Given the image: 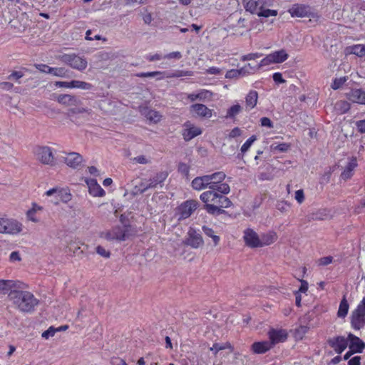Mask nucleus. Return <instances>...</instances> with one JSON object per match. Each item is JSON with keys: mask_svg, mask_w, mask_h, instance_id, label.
I'll return each instance as SVG.
<instances>
[{"mask_svg": "<svg viewBox=\"0 0 365 365\" xmlns=\"http://www.w3.org/2000/svg\"><path fill=\"white\" fill-rule=\"evenodd\" d=\"M217 205L221 207H229L232 205V202L227 197L220 194Z\"/></svg>", "mask_w": 365, "mask_h": 365, "instance_id": "obj_47", "label": "nucleus"}, {"mask_svg": "<svg viewBox=\"0 0 365 365\" xmlns=\"http://www.w3.org/2000/svg\"><path fill=\"white\" fill-rule=\"evenodd\" d=\"M207 176L210 181V189L212 190L225 180L226 175L224 172L219 171L211 175H207Z\"/></svg>", "mask_w": 365, "mask_h": 365, "instance_id": "obj_28", "label": "nucleus"}, {"mask_svg": "<svg viewBox=\"0 0 365 365\" xmlns=\"http://www.w3.org/2000/svg\"><path fill=\"white\" fill-rule=\"evenodd\" d=\"M356 158L352 157L347 165L345 166L344 170L341 173L340 178L344 181H346L352 178L354 173V170L357 167Z\"/></svg>", "mask_w": 365, "mask_h": 365, "instance_id": "obj_16", "label": "nucleus"}, {"mask_svg": "<svg viewBox=\"0 0 365 365\" xmlns=\"http://www.w3.org/2000/svg\"><path fill=\"white\" fill-rule=\"evenodd\" d=\"M57 101L64 106H76L79 101L73 96L69 94H61L57 97Z\"/></svg>", "mask_w": 365, "mask_h": 365, "instance_id": "obj_29", "label": "nucleus"}, {"mask_svg": "<svg viewBox=\"0 0 365 365\" xmlns=\"http://www.w3.org/2000/svg\"><path fill=\"white\" fill-rule=\"evenodd\" d=\"M288 56L289 55L284 49L274 51L264 57L258 64L257 67L262 68L263 66H268L272 63H282L288 58Z\"/></svg>", "mask_w": 365, "mask_h": 365, "instance_id": "obj_4", "label": "nucleus"}, {"mask_svg": "<svg viewBox=\"0 0 365 365\" xmlns=\"http://www.w3.org/2000/svg\"><path fill=\"white\" fill-rule=\"evenodd\" d=\"M241 75L243 76L241 68L238 70L232 69L227 72L225 77L227 78H237Z\"/></svg>", "mask_w": 365, "mask_h": 365, "instance_id": "obj_54", "label": "nucleus"}, {"mask_svg": "<svg viewBox=\"0 0 365 365\" xmlns=\"http://www.w3.org/2000/svg\"><path fill=\"white\" fill-rule=\"evenodd\" d=\"M356 125L359 132L365 133V120L357 121Z\"/></svg>", "mask_w": 365, "mask_h": 365, "instance_id": "obj_64", "label": "nucleus"}, {"mask_svg": "<svg viewBox=\"0 0 365 365\" xmlns=\"http://www.w3.org/2000/svg\"><path fill=\"white\" fill-rule=\"evenodd\" d=\"M147 120L150 123H157L160 121L162 115L159 112L154 110H148L145 114Z\"/></svg>", "mask_w": 365, "mask_h": 365, "instance_id": "obj_34", "label": "nucleus"}, {"mask_svg": "<svg viewBox=\"0 0 365 365\" xmlns=\"http://www.w3.org/2000/svg\"><path fill=\"white\" fill-rule=\"evenodd\" d=\"M197 202L195 200H187L182 203L177 210L176 216L178 220L188 218L194 210L197 209Z\"/></svg>", "mask_w": 365, "mask_h": 365, "instance_id": "obj_5", "label": "nucleus"}, {"mask_svg": "<svg viewBox=\"0 0 365 365\" xmlns=\"http://www.w3.org/2000/svg\"><path fill=\"white\" fill-rule=\"evenodd\" d=\"M272 347L269 341L255 342L252 345V351L255 354H262L269 351Z\"/></svg>", "mask_w": 365, "mask_h": 365, "instance_id": "obj_24", "label": "nucleus"}, {"mask_svg": "<svg viewBox=\"0 0 365 365\" xmlns=\"http://www.w3.org/2000/svg\"><path fill=\"white\" fill-rule=\"evenodd\" d=\"M330 217V212L326 209L319 210L309 215V218L312 220H326Z\"/></svg>", "mask_w": 365, "mask_h": 365, "instance_id": "obj_33", "label": "nucleus"}, {"mask_svg": "<svg viewBox=\"0 0 365 365\" xmlns=\"http://www.w3.org/2000/svg\"><path fill=\"white\" fill-rule=\"evenodd\" d=\"M182 136L185 141H189L202 133V130L187 121L184 124Z\"/></svg>", "mask_w": 365, "mask_h": 365, "instance_id": "obj_11", "label": "nucleus"}, {"mask_svg": "<svg viewBox=\"0 0 365 365\" xmlns=\"http://www.w3.org/2000/svg\"><path fill=\"white\" fill-rule=\"evenodd\" d=\"M243 239L247 246L251 248L260 247L259 237L252 229L247 228L244 231Z\"/></svg>", "mask_w": 365, "mask_h": 365, "instance_id": "obj_10", "label": "nucleus"}, {"mask_svg": "<svg viewBox=\"0 0 365 365\" xmlns=\"http://www.w3.org/2000/svg\"><path fill=\"white\" fill-rule=\"evenodd\" d=\"M36 159L44 165L54 166L56 160L53 154V150L49 146H37L34 150Z\"/></svg>", "mask_w": 365, "mask_h": 365, "instance_id": "obj_2", "label": "nucleus"}, {"mask_svg": "<svg viewBox=\"0 0 365 365\" xmlns=\"http://www.w3.org/2000/svg\"><path fill=\"white\" fill-rule=\"evenodd\" d=\"M349 309V304L347 303V301L345 298H344L339 305V308L338 310V316L339 317H344L348 312Z\"/></svg>", "mask_w": 365, "mask_h": 365, "instance_id": "obj_41", "label": "nucleus"}, {"mask_svg": "<svg viewBox=\"0 0 365 365\" xmlns=\"http://www.w3.org/2000/svg\"><path fill=\"white\" fill-rule=\"evenodd\" d=\"M365 323V298L362 299L357 308L352 314V326L359 329Z\"/></svg>", "mask_w": 365, "mask_h": 365, "instance_id": "obj_6", "label": "nucleus"}, {"mask_svg": "<svg viewBox=\"0 0 365 365\" xmlns=\"http://www.w3.org/2000/svg\"><path fill=\"white\" fill-rule=\"evenodd\" d=\"M220 194L215 192L214 190L210 189V190L202 192L200 198V200L207 204H217Z\"/></svg>", "mask_w": 365, "mask_h": 365, "instance_id": "obj_22", "label": "nucleus"}, {"mask_svg": "<svg viewBox=\"0 0 365 365\" xmlns=\"http://www.w3.org/2000/svg\"><path fill=\"white\" fill-rule=\"evenodd\" d=\"M47 196H53L51 202L58 204L59 201L68 202L71 200V195L66 189L52 188L46 192Z\"/></svg>", "mask_w": 365, "mask_h": 365, "instance_id": "obj_7", "label": "nucleus"}, {"mask_svg": "<svg viewBox=\"0 0 365 365\" xmlns=\"http://www.w3.org/2000/svg\"><path fill=\"white\" fill-rule=\"evenodd\" d=\"M15 287V282L12 280L0 279V294H5Z\"/></svg>", "mask_w": 365, "mask_h": 365, "instance_id": "obj_37", "label": "nucleus"}, {"mask_svg": "<svg viewBox=\"0 0 365 365\" xmlns=\"http://www.w3.org/2000/svg\"><path fill=\"white\" fill-rule=\"evenodd\" d=\"M277 239V236L274 232H269L268 233L262 235L259 237L260 247L274 243Z\"/></svg>", "mask_w": 365, "mask_h": 365, "instance_id": "obj_32", "label": "nucleus"}, {"mask_svg": "<svg viewBox=\"0 0 365 365\" xmlns=\"http://www.w3.org/2000/svg\"><path fill=\"white\" fill-rule=\"evenodd\" d=\"M258 93L255 91H250L245 97L246 110H250L254 108L257 103Z\"/></svg>", "mask_w": 365, "mask_h": 365, "instance_id": "obj_30", "label": "nucleus"}, {"mask_svg": "<svg viewBox=\"0 0 365 365\" xmlns=\"http://www.w3.org/2000/svg\"><path fill=\"white\" fill-rule=\"evenodd\" d=\"M334 108L340 113H345L350 109V104L345 101H339L335 103Z\"/></svg>", "mask_w": 365, "mask_h": 365, "instance_id": "obj_38", "label": "nucleus"}, {"mask_svg": "<svg viewBox=\"0 0 365 365\" xmlns=\"http://www.w3.org/2000/svg\"><path fill=\"white\" fill-rule=\"evenodd\" d=\"M258 64L256 66H252L250 63L246 64L244 67L241 68L243 76H245L249 73H252L255 71L259 69L260 68L257 67Z\"/></svg>", "mask_w": 365, "mask_h": 365, "instance_id": "obj_48", "label": "nucleus"}, {"mask_svg": "<svg viewBox=\"0 0 365 365\" xmlns=\"http://www.w3.org/2000/svg\"><path fill=\"white\" fill-rule=\"evenodd\" d=\"M9 297L15 307L23 312H31L38 303L34 294L27 291H11Z\"/></svg>", "mask_w": 365, "mask_h": 365, "instance_id": "obj_1", "label": "nucleus"}, {"mask_svg": "<svg viewBox=\"0 0 365 365\" xmlns=\"http://www.w3.org/2000/svg\"><path fill=\"white\" fill-rule=\"evenodd\" d=\"M23 225L19 222L14 220H5V232L4 233L9 235H16L22 231Z\"/></svg>", "mask_w": 365, "mask_h": 365, "instance_id": "obj_19", "label": "nucleus"}, {"mask_svg": "<svg viewBox=\"0 0 365 365\" xmlns=\"http://www.w3.org/2000/svg\"><path fill=\"white\" fill-rule=\"evenodd\" d=\"M347 339L348 342H350L349 346V349L352 350V352L361 353L365 348V344L362 340L351 333L349 334Z\"/></svg>", "mask_w": 365, "mask_h": 365, "instance_id": "obj_17", "label": "nucleus"}, {"mask_svg": "<svg viewBox=\"0 0 365 365\" xmlns=\"http://www.w3.org/2000/svg\"><path fill=\"white\" fill-rule=\"evenodd\" d=\"M182 57V55L180 51H173V52H170V53L165 55L163 56V58H167V59L175 58V59L178 60V59H180Z\"/></svg>", "mask_w": 365, "mask_h": 365, "instance_id": "obj_58", "label": "nucleus"}, {"mask_svg": "<svg viewBox=\"0 0 365 365\" xmlns=\"http://www.w3.org/2000/svg\"><path fill=\"white\" fill-rule=\"evenodd\" d=\"M71 88H80L82 90H91L93 86L87 82L73 80L71 81Z\"/></svg>", "mask_w": 365, "mask_h": 365, "instance_id": "obj_36", "label": "nucleus"}, {"mask_svg": "<svg viewBox=\"0 0 365 365\" xmlns=\"http://www.w3.org/2000/svg\"><path fill=\"white\" fill-rule=\"evenodd\" d=\"M167 177L168 174L166 173L160 172L155 174L153 177L150 178V179H148V180L149 181V186L150 189L157 187L158 185H160V187H162L163 183L164 182Z\"/></svg>", "mask_w": 365, "mask_h": 365, "instance_id": "obj_27", "label": "nucleus"}, {"mask_svg": "<svg viewBox=\"0 0 365 365\" xmlns=\"http://www.w3.org/2000/svg\"><path fill=\"white\" fill-rule=\"evenodd\" d=\"M193 72L191 71H176L174 72L175 78H179L182 76H192Z\"/></svg>", "mask_w": 365, "mask_h": 365, "instance_id": "obj_60", "label": "nucleus"}, {"mask_svg": "<svg viewBox=\"0 0 365 365\" xmlns=\"http://www.w3.org/2000/svg\"><path fill=\"white\" fill-rule=\"evenodd\" d=\"M226 349H230L231 351H232V346L230 343H226L224 344L215 343L210 349V351H213L215 355H216L219 351L224 350Z\"/></svg>", "mask_w": 365, "mask_h": 365, "instance_id": "obj_43", "label": "nucleus"}, {"mask_svg": "<svg viewBox=\"0 0 365 365\" xmlns=\"http://www.w3.org/2000/svg\"><path fill=\"white\" fill-rule=\"evenodd\" d=\"M346 96L352 103L365 105V91L362 89H352Z\"/></svg>", "mask_w": 365, "mask_h": 365, "instance_id": "obj_15", "label": "nucleus"}, {"mask_svg": "<svg viewBox=\"0 0 365 365\" xmlns=\"http://www.w3.org/2000/svg\"><path fill=\"white\" fill-rule=\"evenodd\" d=\"M277 14V10L266 9L264 10H260L257 16L260 17L267 18L269 16H276Z\"/></svg>", "mask_w": 365, "mask_h": 365, "instance_id": "obj_45", "label": "nucleus"}, {"mask_svg": "<svg viewBox=\"0 0 365 365\" xmlns=\"http://www.w3.org/2000/svg\"><path fill=\"white\" fill-rule=\"evenodd\" d=\"M202 229L205 235L212 239L214 245L217 246L220 240V237L218 235H215L214 230L212 228L208 227L207 226H203Z\"/></svg>", "mask_w": 365, "mask_h": 365, "instance_id": "obj_35", "label": "nucleus"}, {"mask_svg": "<svg viewBox=\"0 0 365 365\" xmlns=\"http://www.w3.org/2000/svg\"><path fill=\"white\" fill-rule=\"evenodd\" d=\"M64 163L70 168H76L83 162V157L78 153L72 152L63 158Z\"/></svg>", "mask_w": 365, "mask_h": 365, "instance_id": "obj_18", "label": "nucleus"}, {"mask_svg": "<svg viewBox=\"0 0 365 365\" xmlns=\"http://www.w3.org/2000/svg\"><path fill=\"white\" fill-rule=\"evenodd\" d=\"M242 3L247 11L258 15L259 12V0H243Z\"/></svg>", "mask_w": 365, "mask_h": 365, "instance_id": "obj_31", "label": "nucleus"}, {"mask_svg": "<svg viewBox=\"0 0 365 365\" xmlns=\"http://www.w3.org/2000/svg\"><path fill=\"white\" fill-rule=\"evenodd\" d=\"M148 189H150L149 186V181L146 178H141L133 187L131 191V195L136 196L145 192Z\"/></svg>", "mask_w": 365, "mask_h": 365, "instance_id": "obj_25", "label": "nucleus"}, {"mask_svg": "<svg viewBox=\"0 0 365 365\" xmlns=\"http://www.w3.org/2000/svg\"><path fill=\"white\" fill-rule=\"evenodd\" d=\"M347 81V77H341L339 78H335L333 83L331 84V88L334 90L339 88L346 81Z\"/></svg>", "mask_w": 365, "mask_h": 365, "instance_id": "obj_51", "label": "nucleus"}, {"mask_svg": "<svg viewBox=\"0 0 365 365\" xmlns=\"http://www.w3.org/2000/svg\"><path fill=\"white\" fill-rule=\"evenodd\" d=\"M110 364L111 365H127L125 361L120 357H113L110 359Z\"/></svg>", "mask_w": 365, "mask_h": 365, "instance_id": "obj_63", "label": "nucleus"}, {"mask_svg": "<svg viewBox=\"0 0 365 365\" xmlns=\"http://www.w3.org/2000/svg\"><path fill=\"white\" fill-rule=\"evenodd\" d=\"M212 190H214L217 192H218L221 193V195L228 194L230 191L229 185L222 182L217 185L216 187Z\"/></svg>", "mask_w": 365, "mask_h": 365, "instance_id": "obj_42", "label": "nucleus"}, {"mask_svg": "<svg viewBox=\"0 0 365 365\" xmlns=\"http://www.w3.org/2000/svg\"><path fill=\"white\" fill-rule=\"evenodd\" d=\"M50 74L55 76L63 77L66 76V71L63 68H51Z\"/></svg>", "mask_w": 365, "mask_h": 365, "instance_id": "obj_53", "label": "nucleus"}, {"mask_svg": "<svg viewBox=\"0 0 365 365\" xmlns=\"http://www.w3.org/2000/svg\"><path fill=\"white\" fill-rule=\"evenodd\" d=\"M257 140V138L255 135H252L247 141L242 145L241 147V153H245L251 147L252 143Z\"/></svg>", "mask_w": 365, "mask_h": 365, "instance_id": "obj_46", "label": "nucleus"}, {"mask_svg": "<svg viewBox=\"0 0 365 365\" xmlns=\"http://www.w3.org/2000/svg\"><path fill=\"white\" fill-rule=\"evenodd\" d=\"M197 94L198 100L200 101H205L206 99L210 98L212 96V93L207 90H202Z\"/></svg>", "mask_w": 365, "mask_h": 365, "instance_id": "obj_55", "label": "nucleus"}, {"mask_svg": "<svg viewBox=\"0 0 365 365\" xmlns=\"http://www.w3.org/2000/svg\"><path fill=\"white\" fill-rule=\"evenodd\" d=\"M68 252H73L74 255H79L81 253H83V251L81 250V247L77 243L73 242L70 243L68 247Z\"/></svg>", "mask_w": 365, "mask_h": 365, "instance_id": "obj_49", "label": "nucleus"}, {"mask_svg": "<svg viewBox=\"0 0 365 365\" xmlns=\"http://www.w3.org/2000/svg\"><path fill=\"white\" fill-rule=\"evenodd\" d=\"M56 331V329L53 328V327H51L46 331L42 333V337L45 339H48L50 336H53Z\"/></svg>", "mask_w": 365, "mask_h": 365, "instance_id": "obj_61", "label": "nucleus"}, {"mask_svg": "<svg viewBox=\"0 0 365 365\" xmlns=\"http://www.w3.org/2000/svg\"><path fill=\"white\" fill-rule=\"evenodd\" d=\"M192 187L195 190L210 189V181L207 175L195 178L191 182Z\"/></svg>", "mask_w": 365, "mask_h": 365, "instance_id": "obj_20", "label": "nucleus"}, {"mask_svg": "<svg viewBox=\"0 0 365 365\" xmlns=\"http://www.w3.org/2000/svg\"><path fill=\"white\" fill-rule=\"evenodd\" d=\"M269 341L272 345L283 342L287 339V332L285 329H271L269 333Z\"/></svg>", "mask_w": 365, "mask_h": 365, "instance_id": "obj_14", "label": "nucleus"}, {"mask_svg": "<svg viewBox=\"0 0 365 365\" xmlns=\"http://www.w3.org/2000/svg\"><path fill=\"white\" fill-rule=\"evenodd\" d=\"M276 208L281 212H287L289 208V204L285 201H279L276 205Z\"/></svg>", "mask_w": 365, "mask_h": 365, "instance_id": "obj_52", "label": "nucleus"}, {"mask_svg": "<svg viewBox=\"0 0 365 365\" xmlns=\"http://www.w3.org/2000/svg\"><path fill=\"white\" fill-rule=\"evenodd\" d=\"M61 61L72 68L82 71L88 66L86 59L82 56L73 54H64L61 57Z\"/></svg>", "mask_w": 365, "mask_h": 365, "instance_id": "obj_3", "label": "nucleus"}, {"mask_svg": "<svg viewBox=\"0 0 365 365\" xmlns=\"http://www.w3.org/2000/svg\"><path fill=\"white\" fill-rule=\"evenodd\" d=\"M333 261V257L331 256L324 257L318 260V264L320 266H326L331 264Z\"/></svg>", "mask_w": 365, "mask_h": 365, "instance_id": "obj_59", "label": "nucleus"}, {"mask_svg": "<svg viewBox=\"0 0 365 365\" xmlns=\"http://www.w3.org/2000/svg\"><path fill=\"white\" fill-rule=\"evenodd\" d=\"M292 16L296 17H308L312 14V10L309 6L303 4H294L289 9Z\"/></svg>", "mask_w": 365, "mask_h": 365, "instance_id": "obj_12", "label": "nucleus"}, {"mask_svg": "<svg viewBox=\"0 0 365 365\" xmlns=\"http://www.w3.org/2000/svg\"><path fill=\"white\" fill-rule=\"evenodd\" d=\"M242 110V106L240 104H236L231 106L225 115L226 118H234Z\"/></svg>", "mask_w": 365, "mask_h": 365, "instance_id": "obj_39", "label": "nucleus"}, {"mask_svg": "<svg viewBox=\"0 0 365 365\" xmlns=\"http://www.w3.org/2000/svg\"><path fill=\"white\" fill-rule=\"evenodd\" d=\"M96 252L103 257H106V258H108L110 257V252L108 251H107L104 247H103L102 246H98L96 247Z\"/></svg>", "mask_w": 365, "mask_h": 365, "instance_id": "obj_62", "label": "nucleus"}, {"mask_svg": "<svg viewBox=\"0 0 365 365\" xmlns=\"http://www.w3.org/2000/svg\"><path fill=\"white\" fill-rule=\"evenodd\" d=\"M327 342L334 351L339 354H341L348 346L347 338L341 336L330 338Z\"/></svg>", "mask_w": 365, "mask_h": 365, "instance_id": "obj_8", "label": "nucleus"}, {"mask_svg": "<svg viewBox=\"0 0 365 365\" xmlns=\"http://www.w3.org/2000/svg\"><path fill=\"white\" fill-rule=\"evenodd\" d=\"M188 237L186 240V244L193 248H198L203 245L202 236L194 229L190 228L188 231Z\"/></svg>", "mask_w": 365, "mask_h": 365, "instance_id": "obj_13", "label": "nucleus"}, {"mask_svg": "<svg viewBox=\"0 0 365 365\" xmlns=\"http://www.w3.org/2000/svg\"><path fill=\"white\" fill-rule=\"evenodd\" d=\"M350 53L363 57L365 56V46L362 44L354 45L350 47Z\"/></svg>", "mask_w": 365, "mask_h": 365, "instance_id": "obj_40", "label": "nucleus"}, {"mask_svg": "<svg viewBox=\"0 0 365 365\" xmlns=\"http://www.w3.org/2000/svg\"><path fill=\"white\" fill-rule=\"evenodd\" d=\"M88 186L89 193L94 197H103L106 192L97 183L96 180L90 179L86 180Z\"/></svg>", "mask_w": 365, "mask_h": 365, "instance_id": "obj_21", "label": "nucleus"}, {"mask_svg": "<svg viewBox=\"0 0 365 365\" xmlns=\"http://www.w3.org/2000/svg\"><path fill=\"white\" fill-rule=\"evenodd\" d=\"M134 163L146 165L150 163L151 160L150 158L145 155H139L132 159Z\"/></svg>", "mask_w": 365, "mask_h": 365, "instance_id": "obj_50", "label": "nucleus"}, {"mask_svg": "<svg viewBox=\"0 0 365 365\" xmlns=\"http://www.w3.org/2000/svg\"><path fill=\"white\" fill-rule=\"evenodd\" d=\"M108 240L124 241L128 237V230L125 227H115L106 233Z\"/></svg>", "mask_w": 365, "mask_h": 365, "instance_id": "obj_9", "label": "nucleus"}, {"mask_svg": "<svg viewBox=\"0 0 365 365\" xmlns=\"http://www.w3.org/2000/svg\"><path fill=\"white\" fill-rule=\"evenodd\" d=\"M191 110L198 116L210 118L212 117V110L208 108L204 104H194L190 107Z\"/></svg>", "mask_w": 365, "mask_h": 365, "instance_id": "obj_23", "label": "nucleus"}, {"mask_svg": "<svg viewBox=\"0 0 365 365\" xmlns=\"http://www.w3.org/2000/svg\"><path fill=\"white\" fill-rule=\"evenodd\" d=\"M178 171L181 174L187 176L189 175L190 167L186 163H180L178 165Z\"/></svg>", "mask_w": 365, "mask_h": 365, "instance_id": "obj_57", "label": "nucleus"}, {"mask_svg": "<svg viewBox=\"0 0 365 365\" xmlns=\"http://www.w3.org/2000/svg\"><path fill=\"white\" fill-rule=\"evenodd\" d=\"M205 208L208 213L212 215L220 214L223 212V210L220 209V207L217 204L205 205Z\"/></svg>", "mask_w": 365, "mask_h": 365, "instance_id": "obj_44", "label": "nucleus"}, {"mask_svg": "<svg viewBox=\"0 0 365 365\" xmlns=\"http://www.w3.org/2000/svg\"><path fill=\"white\" fill-rule=\"evenodd\" d=\"M274 0H259V11L273 6Z\"/></svg>", "mask_w": 365, "mask_h": 365, "instance_id": "obj_56", "label": "nucleus"}, {"mask_svg": "<svg viewBox=\"0 0 365 365\" xmlns=\"http://www.w3.org/2000/svg\"><path fill=\"white\" fill-rule=\"evenodd\" d=\"M43 209L42 206L36 202H32L31 207L26 213L27 220L35 223L39 222L40 220L36 217V214L42 211Z\"/></svg>", "mask_w": 365, "mask_h": 365, "instance_id": "obj_26", "label": "nucleus"}]
</instances>
